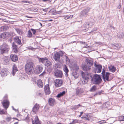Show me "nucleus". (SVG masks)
I'll list each match as a JSON object with an SVG mask.
<instances>
[{
    "label": "nucleus",
    "mask_w": 124,
    "mask_h": 124,
    "mask_svg": "<svg viewBox=\"0 0 124 124\" xmlns=\"http://www.w3.org/2000/svg\"><path fill=\"white\" fill-rule=\"evenodd\" d=\"M39 62H41L45 65L48 68V71L52 70V64L46 58H40L39 59Z\"/></svg>",
    "instance_id": "obj_1"
},
{
    "label": "nucleus",
    "mask_w": 124,
    "mask_h": 124,
    "mask_svg": "<svg viewBox=\"0 0 124 124\" xmlns=\"http://www.w3.org/2000/svg\"><path fill=\"white\" fill-rule=\"evenodd\" d=\"M10 49L9 46L6 43H4L0 46V53L3 55L5 54H8Z\"/></svg>",
    "instance_id": "obj_2"
},
{
    "label": "nucleus",
    "mask_w": 124,
    "mask_h": 124,
    "mask_svg": "<svg viewBox=\"0 0 124 124\" xmlns=\"http://www.w3.org/2000/svg\"><path fill=\"white\" fill-rule=\"evenodd\" d=\"M35 65L33 63L31 62H28L25 65V69L26 72L28 74H30L34 70Z\"/></svg>",
    "instance_id": "obj_3"
},
{
    "label": "nucleus",
    "mask_w": 124,
    "mask_h": 124,
    "mask_svg": "<svg viewBox=\"0 0 124 124\" xmlns=\"http://www.w3.org/2000/svg\"><path fill=\"white\" fill-rule=\"evenodd\" d=\"M93 64V62L91 60L88 59H86L85 65L83 67V69L84 70L87 71L90 70V68Z\"/></svg>",
    "instance_id": "obj_4"
},
{
    "label": "nucleus",
    "mask_w": 124,
    "mask_h": 124,
    "mask_svg": "<svg viewBox=\"0 0 124 124\" xmlns=\"http://www.w3.org/2000/svg\"><path fill=\"white\" fill-rule=\"evenodd\" d=\"M92 80L94 84L99 85L102 81L101 77L99 75L95 74L93 77L92 78Z\"/></svg>",
    "instance_id": "obj_5"
},
{
    "label": "nucleus",
    "mask_w": 124,
    "mask_h": 124,
    "mask_svg": "<svg viewBox=\"0 0 124 124\" xmlns=\"http://www.w3.org/2000/svg\"><path fill=\"white\" fill-rule=\"evenodd\" d=\"M90 9L91 8L89 7L83 9L80 13V17L81 18L86 17L88 15V13Z\"/></svg>",
    "instance_id": "obj_6"
},
{
    "label": "nucleus",
    "mask_w": 124,
    "mask_h": 124,
    "mask_svg": "<svg viewBox=\"0 0 124 124\" xmlns=\"http://www.w3.org/2000/svg\"><path fill=\"white\" fill-rule=\"evenodd\" d=\"M82 78L84 79L83 82H84V83L85 84L87 83L88 80L90 79L91 78H92L91 74L87 72L85 74L83 72H82Z\"/></svg>",
    "instance_id": "obj_7"
},
{
    "label": "nucleus",
    "mask_w": 124,
    "mask_h": 124,
    "mask_svg": "<svg viewBox=\"0 0 124 124\" xmlns=\"http://www.w3.org/2000/svg\"><path fill=\"white\" fill-rule=\"evenodd\" d=\"M63 53L61 51L57 52L55 53L53 57L55 61L56 62H60V57L63 56Z\"/></svg>",
    "instance_id": "obj_8"
},
{
    "label": "nucleus",
    "mask_w": 124,
    "mask_h": 124,
    "mask_svg": "<svg viewBox=\"0 0 124 124\" xmlns=\"http://www.w3.org/2000/svg\"><path fill=\"white\" fill-rule=\"evenodd\" d=\"M63 82L62 79H57L54 81V83L55 86L57 87H59L62 85Z\"/></svg>",
    "instance_id": "obj_9"
},
{
    "label": "nucleus",
    "mask_w": 124,
    "mask_h": 124,
    "mask_svg": "<svg viewBox=\"0 0 124 124\" xmlns=\"http://www.w3.org/2000/svg\"><path fill=\"white\" fill-rule=\"evenodd\" d=\"M43 67L41 65H37L35 69L34 70V73L37 74L40 73L42 70Z\"/></svg>",
    "instance_id": "obj_10"
},
{
    "label": "nucleus",
    "mask_w": 124,
    "mask_h": 124,
    "mask_svg": "<svg viewBox=\"0 0 124 124\" xmlns=\"http://www.w3.org/2000/svg\"><path fill=\"white\" fill-rule=\"evenodd\" d=\"M54 75L57 78H62V77L63 74L62 71H61L56 70L54 72Z\"/></svg>",
    "instance_id": "obj_11"
},
{
    "label": "nucleus",
    "mask_w": 124,
    "mask_h": 124,
    "mask_svg": "<svg viewBox=\"0 0 124 124\" xmlns=\"http://www.w3.org/2000/svg\"><path fill=\"white\" fill-rule=\"evenodd\" d=\"M9 73V72L8 69L6 68L3 69L0 72L1 75L3 77L6 76Z\"/></svg>",
    "instance_id": "obj_12"
},
{
    "label": "nucleus",
    "mask_w": 124,
    "mask_h": 124,
    "mask_svg": "<svg viewBox=\"0 0 124 124\" xmlns=\"http://www.w3.org/2000/svg\"><path fill=\"white\" fill-rule=\"evenodd\" d=\"M44 90L46 94L49 95L50 93L51 92L49 85L48 84L45 86Z\"/></svg>",
    "instance_id": "obj_13"
},
{
    "label": "nucleus",
    "mask_w": 124,
    "mask_h": 124,
    "mask_svg": "<svg viewBox=\"0 0 124 124\" xmlns=\"http://www.w3.org/2000/svg\"><path fill=\"white\" fill-rule=\"evenodd\" d=\"M10 58L13 62H16L17 61L18 59L17 56L14 54H11L10 55Z\"/></svg>",
    "instance_id": "obj_14"
},
{
    "label": "nucleus",
    "mask_w": 124,
    "mask_h": 124,
    "mask_svg": "<svg viewBox=\"0 0 124 124\" xmlns=\"http://www.w3.org/2000/svg\"><path fill=\"white\" fill-rule=\"evenodd\" d=\"M2 104L4 108L7 109L9 105V102L8 100H4L2 102Z\"/></svg>",
    "instance_id": "obj_15"
},
{
    "label": "nucleus",
    "mask_w": 124,
    "mask_h": 124,
    "mask_svg": "<svg viewBox=\"0 0 124 124\" xmlns=\"http://www.w3.org/2000/svg\"><path fill=\"white\" fill-rule=\"evenodd\" d=\"M14 41L17 44L19 45H21L22 44L21 41L18 36H16L13 38Z\"/></svg>",
    "instance_id": "obj_16"
},
{
    "label": "nucleus",
    "mask_w": 124,
    "mask_h": 124,
    "mask_svg": "<svg viewBox=\"0 0 124 124\" xmlns=\"http://www.w3.org/2000/svg\"><path fill=\"white\" fill-rule=\"evenodd\" d=\"M110 74V73L109 72H106V73L105 74H104V75H103L102 76L103 79L104 81H105V79L107 81H109V77Z\"/></svg>",
    "instance_id": "obj_17"
},
{
    "label": "nucleus",
    "mask_w": 124,
    "mask_h": 124,
    "mask_svg": "<svg viewBox=\"0 0 124 124\" xmlns=\"http://www.w3.org/2000/svg\"><path fill=\"white\" fill-rule=\"evenodd\" d=\"M94 66L96 68V70L97 73H100L101 71L102 66L100 65H97L96 63L94 64Z\"/></svg>",
    "instance_id": "obj_18"
},
{
    "label": "nucleus",
    "mask_w": 124,
    "mask_h": 124,
    "mask_svg": "<svg viewBox=\"0 0 124 124\" xmlns=\"http://www.w3.org/2000/svg\"><path fill=\"white\" fill-rule=\"evenodd\" d=\"M10 36V34L9 32H6L2 33L1 36L2 38H6L7 37H9Z\"/></svg>",
    "instance_id": "obj_19"
},
{
    "label": "nucleus",
    "mask_w": 124,
    "mask_h": 124,
    "mask_svg": "<svg viewBox=\"0 0 124 124\" xmlns=\"http://www.w3.org/2000/svg\"><path fill=\"white\" fill-rule=\"evenodd\" d=\"M48 103L50 106H53L55 103V100L53 99L50 98L49 100Z\"/></svg>",
    "instance_id": "obj_20"
},
{
    "label": "nucleus",
    "mask_w": 124,
    "mask_h": 124,
    "mask_svg": "<svg viewBox=\"0 0 124 124\" xmlns=\"http://www.w3.org/2000/svg\"><path fill=\"white\" fill-rule=\"evenodd\" d=\"M12 47L14 52L15 53H16L18 51L17 46V45L15 44L14 43H13Z\"/></svg>",
    "instance_id": "obj_21"
},
{
    "label": "nucleus",
    "mask_w": 124,
    "mask_h": 124,
    "mask_svg": "<svg viewBox=\"0 0 124 124\" xmlns=\"http://www.w3.org/2000/svg\"><path fill=\"white\" fill-rule=\"evenodd\" d=\"M32 123L33 124H41L37 116L35 117L34 121L32 120Z\"/></svg>",
    "instance_id": "obj_22"
},
{
    "label": "nucleus",
    "mask_w": 124,
    "mask_h": 124,
    "mask_svg": "<svg viewBox=\"0 0 124 124\" xmlns=\"http://www.w3.org/2000/svg\"><path fill=\"white\" fill-rule=\"evenodd\" d=\"M3 62L5 64H8L10 63V60L7 57H5L3 58Z\"/></svg>",
    "instance_id": "obj_23"
},
{
    "label": "nucleus",
    "mask_w": 124,
    "mask_h": 124,
    "mask_svg": "<svg viewBox=\"0 0 124 124\" xmlns=\"http://www.w3.org/2000/svg\"><path fill=\"white\" fill-rule=\"evenodd\" d=\"M39 104H36L33 108L32 111L34 112H36L39 109Z\"/></svg>",
    "instance_id": "obj_24"
},
{
    "label": "nucleus",
    "mask_w": 124,
    "mask_h": 124,
    "mask_svg": "<svg viewBox=\"0 0 124 124\" xmlns=\"http://www.w3.org/2000/svg\"><path fill=\"white\" fill-rule=\"evenodd\" d=\"M112 47L118 50L121 47V45L120 44H113L112 45Z\"/></svg>",
    "instance_id": "obj_25"
},
{
    "label": "nucleus",
    "mask_w": 124,
    "mask_h": 124,
    "mask_svg": "<svg viewBox=\"0 0 124 124\" xmlns=\"http://www.w3.org/2000/svg\"><path fill=\"white\" fill-rule=\"evenodd\" d=\"M37 85L39 88H42L43 86V83L40 79L38 80Z\"/></svg>",
    "instance_id": "obj_26"
},
{
    "label": "nucleus",
    "mask_w": 124,
    "mask_h": 124,
    "mask_svg": "<svg viewBox=\"0 0 124 124\" xmlns=\"http://www.w3.org/2000/svg\"><path fill=\"white\" fill-rule=\"evenodd\" d=\"M110 71L113 72H115L116 70V68L114 66H111L108 67Z\"/></svg>",
    "instance_id": "obj_27"
},
{
    "label": "nucleus",
    "mask_w": 124,
    "mask_h": 124,
    "mask_svg": "<svg viewBox=\"0 0 124 124\" xmlns=\"http://www.w3.org/2000/svg\"><path fill=\"white\" fill-rule=\"evenodd\" d=\"M18 71L17 67L14 65L13 67L12 70V74L14 76L16 72Z\"/></svg>",
    "instance_id": "obj_28"
},
{
    "label": "nucleus",
    "mask_w": 124,
    "mask_h": 124,
    "mask_svg": "<svg viewBox=\"0 0 124 124\" xmlns=\"http://www.w3.org/2000/svg\"><path fill=\"white\" fill-rule=\"evenodd\" d=\"M63 70L65 73V76L66 77H68V73L69 72V70L66 65L64 67Z\"/></svg>",
    "instance_id": "obj_29"
},
{
    "label": "nucleus",
    "mask_w": 124,
    "mask_h": 124,
    "mask_svg": "<svg viewBox=\"0 0 124 124\" xmlns=\"http://www.w3.org/2000/svg\"><path fill=\"white\" fill-rule=\"evenodd\" d=\"M65 93V91H63L62 92H60V93L58 94L57 97L58 98H60L63 96Z\"/></svg>",
    "instance_id": "obj_30"
},
{
    "label": "nucleus",
    "mask_w": 124,
    "mask_h": 124,
    "mask_svg": "<svg viewBox=\"0 0 124 124\" xmlns=\"http://www.w3.org/2000/svg\"><path fill=\"white\" fill-rule=\"evenodd\" d=\"M16 31L18 34L20 35H21L23 33L22 30L20 29H15Z\"/></svg>",
    "instance_id": "obj_31"
},
{
    "label": "nucleus",
    "mask_w": 124,
    "mask_h": 124,
    "mask_svg": "<svg viewBox=\"0 0 124 124\" xmlns=\"http://www.w3.org/2000/svg\"><path fill=\"white\" fill-rule=\"evenodd\" d=\"M28 33L27 36L28 37L31 38L32 36V34L30 30H29L28 31Z\"/></svg>",
    "instance_id": "obj_32"
},
{
    "label": "nucleus",
    "mask_w": 124,
    "mask_h": 124,
    "mask_svg": "<svg viewBox=\"0 0 124 124\" xmlns=\"http://www.w3.org/2000/svg\"><path fill=\"white\" fill-rule=\"evenodd\" d=\"M72 67L73 68L74 70L75 69L76 70H77L79 69L78 66L77 65V64H74V65L72 66Z\"/></svg>",
    "instance_id": "obj_33"
},
{
    "label": "nucleus",
    "mask_w": 124,
    "mask_h": 124,
    "mask_svg": "<svg viewBox=\"0 0 124 124\" xmlns=\"http://www.w3.org/2000/svg\"><path fill=\"white\" fill-rule=\"evenodd\" d=\"M117 36L118 37L120 38H123L124 35L122 33H118L117 34Z\"/></svg>",
    "instance_id": "obj_34"
},
{
    "label": "nucleus",
    "mask_w": 124,
    "mask_h": 124,
    "mask_svg": "<svg viewBox=\"0 0 124 124\" xmlns=\"http://www.w3.org/2000/svg\"><path fill=\"white\" fill-rule=\"evenodd\" d=\"M89 22H88L85 23L84 24V26L86 28H88L89 27V26L88 25L89 24Z\"/></svg>",
    "instance_id": "obj_35"
},
{
    "label": "nucleus",
    "mask_w": 124,
    "mask_h": 124,
    "mask_svg": "<svg viewBox=\"0 0 124 124\" xmlns=\"http://www.w3.org/2000/svg\"><path fill=\"white\" fill-rule=\"evenodd\" d=\"M96 88L95 85L93 86L91 88L90 91L92 92L94 91L96 89Z\"/></svg>",
    "instance_id": "obj_36"
},
{
    "label": "nucleus",
    "mask_w": 124,
    "mask_h": 124,
    "mask_svg": "<svg viewBox=\"0 0 124 124\" xmlns=\"http://www.w3.org/2000/svg\"><path fill=\"white\" fill-rule=\"evenodd\" d=\"M81 106V105H80V104H79L78 105H75L73 107V108L74 109L76 110L78 109L80 106Z\"/></svg>",
    "instance_id": "obj_37"
},
{
    "label": "nucleus",
    "mask_w": 124,
    "mask_h": 124,
    "mask_svg": "<svg viewBox=\"0 0 124 124\" xmlns=\"http://www.w3.org/2000/svg\"><path fill=\"white\" fill-rule=\"evenodd\" d=\"M54 67L55 68H58L60 67V65L59 63H55L54 64Z\"/></svg>",
    "instance_id": "obj_38"
},
{
    "label": "nucleus",
    "mask_w": 124,
    "mask_h": 124,
    "mask_svg": "<svg viewBox=\"0 0 124 124\" xmlns=\"http://www.w3.org/2000/svg\"><path fill=\"white\" fill-rule=\"evenodd\" d=\"M78 120L77 119H75L70 124H74L78 122Z\"/></svg>",
    "instance_id": "obj_39"
},
{
    "label": "nucleus",
    "mask_w": 124,
    "mask_h": 124,
    "mask_svg": "<svg viewBox=\"0 0 124 124\" xmlns=\"http://www.w3.org/2000/svg\"><path fill=\"white\" fill-rule=\"evenodd\" d=\"M5 112L4 110L0 109V114L1 115L4 114H5Z\"/></svg>",
    "instance_id": "obj_40"
},
{
    "label": "nucleus",
    "mask_w": 124,
    "mask_h": 124,
    "mask_svg": "<svg viewBox=\"0 0 124 124\" xmlns=\"http://www.w3.org/2000/svg\"><path fill=\"white\" fill-rule=\"evenodd\" d=\"M80 92V90L79 89H78L76 90V94L78 95L79 94Z\"/></svg>",
    "instance_id": "obj_41"
},
{
    "label": "nucleus",
    "mask_w": 124,
    "mask_h": 124,
    "mask_svg": "<svg viewBox=\"0 0 124 124\" xmlns=\"http://www.w3.org/2000/svg\"><path fill=\"white\" fill-rule=\"evenodd\" d=\"M2 27L4 31L8 29V27L6 26H3Z\"/></svg>",
    "instance_id": "obj_42"
},
{
    "label": "nucleus",
    "mask_w": 124,
    "mask_h": 124,
    "mask_svg": "<svg viewBox=\"0 0 124 124\" xmlns=\"http://www.w3.org/2000/svg\"><path fill=\"white\" fill-rule=\"evenodd\" d=\"M31 30L32 31L33 34H35L36 32V30L33 29H31Z\"/></svg>",
    "instance_id": "obj_43"
},
{
    "label": "nucleus",
    "mask_w": 124,
    "mask_h": 124,
    "mask_svg": "<svg viewBox=\"0 0 124 124\" xmlns=\"http://www.w3.org/2000/svg\"><path fill=\"white\" fill-rule=\"evenodd\" d=\"M11 119V118L10 117H8L6 118V120L8 122H9L10 121Z\"/></svg>",
    "instance_id": "obj_44"
},
{
    "label": "nucleus",
    "mask_w": 124,
    "mask_h": 124,
    "mask_svg": "<svg viewBox=\"0 0 124 124\" xmlns=\"http://www.w3.org/2000/svg\"><path fill=\"white\" fill-rule=\"evenodd\" d=\"M119 119H120V121H124V116H120Z\"/></svg>",
    "instance_id": "obj_45"
},
{
    "label": "nucleus",
    "mask_w": 124,
    "mask_h": 124,
    "mask_svg": "<svg viewBox=\"0 0 124 124\" xmlns=\"http://www.w3.org/2000/svg\"><path fill=\"white\" fill-rule=\"evenodd\" d=\"M38 9L36 8H33L31 9V11H32L37 12L38 11Z\"/></svg>",
    "instance_id": "obj_46"
},
{
    "label": "nucleus",
    "mask_w": 124,
    "mask_h": 124,
    "mask_svg": "<svg viewBox=\"0 0 124 124\" xmlns=\"http://www.w3.org/2000/svg\"><path fill=\"white\" fill-rule=\"evenodd\" d=\"M98 122L100 124H102V123H105L106 122V121L105 120H102L99 122Z\"/></svg>",
    "instance_id": "obj_47"
},
{
    "label": "nucleus",
    "mask_w": 124,
    "mask_h": 124,
    "mask_svg": "<svg viewBox=\"0 0 124 124\" xmlns=\"http://www.w3.org/2000/svg\"><path fill=\"white\" fill-rule=\"evenodd\" d=\"M89 22V27H91V26H92L93 25V24L92 23L90 22Z\"/></svg>",
    "instance_id": "obj_48"
},
{
    "label": "nucleus",
    "mask_w": 124,
    "mask_h": 124,
    "mask_svg": "<svg viewBox=\"0 0 124 124\" xmlns=\"http://www.w3.org/2000/svg\"><path fill=\"white\" fill-rule=\"evenodd\" d=\"M105 71L104 70V69H103L102 71V73H101L102 76H103V75H104V74H105Z\"/></svg>",
    "instance_id": "obj_49"
},
{
    "label": "nucleus",
    "mask_w": 124,
    "mask_h": 124,
    "mask_svg": "<svg viewBox=\"0 0 124 124\" xmlns=\"http://www.w3.org/2000/svg\"><path fill=\"white\" fill-rule=\"evenodd\" d=\"M84 120H85L89 121L90 120V119H89V118L88 117H85V118Z\"/></svg>",
    "instance_id": "obj_50"
},
{
    "label": "nucleus",
    "mask_w": 124,
    "mask_h": 124,
    "mask_svg": "<svg viewBox=\"0 0 124 124\" xmlns=\"http://www.w3.org/2000/svg\"><path fill=\"white\" fill-rule=\"evenodd\" d=\"M47 9L48 8H45V9H42V10L45 12H47Z\"/></svg>",
    "instance_id": "obj_51"
},
{
    "label": "nucleus",
    "mask_w": 124,
    "mask_h": 124,
    "mask_svg": "<svg viewBox=\"0 0 124 124\" xmlns=\"http://www.w3.org/2000/svg\"><path fill=\"white\" fill-rule=\"evenodd\" d=\"M70 18V17L68 16H66L64 18V19L65 20H67L69 19Z\"/></svg>",
    "instance_id": "obj_52"
},
{
    "label": "nucleus",
    "mask_w": 124,
    "mask_h": 124,
    "mask_svg": "<svg viewBox=\"0 0 124 124\" xmlns=\"http://www.w3.org/2000/svg\"><path fill=\"white\" fill-rule=\"evenodd\" d=\"M46 73V72L44 71L43 72V73H42L40 75L41 76H43Z\"/></svg>",
    "instance_id": "obj_53"
},
{
    "label": "nucleus",
    "mask_w": 124,
    "mask_h": 124,
    "mask_svg": "<svg viewBox=\"0 0 124 124\" xmlns=\"http://www.w3.org/2000/svg\"><path fill=\"white\" fill-rule=\"evenodd\" d=\"M3 26L0 27V31H4V30L3 29Z\"/></svg>",
    "instance_id": "obj_54"
},
{
    "label": "nucleus",
    "mask_w": 124,
    "mask_h": 124,
    "mask_svg": "<svg viewBox=\"0 0 124 124\" xmlns=\"http://www.w3.org/2000/svg\"><path fill=\"white\" fill-rule=\"evenodd\" d=\"M47 124H53L51 122L48 121Z\"/></svg>",
    "instance_id": "obj_55"
},
{
    "label": "nucleus",
    "mask_w": 124,
    "mask_h": 124,
    "mask_svg": "<svg viewBox=\"0 0 124 124\" xmlns=\"http://www.w3.org/2000/svg\"><path fill=\"white\" fill-rule=\"evenodd\" d=\"M43 1L44 2L49 1L51 2V0H43Z\"/></svg>",
    "instance_id": "obj_56"
},
{
    "label": "nucleus",
    "mask_w": 124,
    "mask_h": 124,
    "mask_svg": "<svg viewBox=\"0 0 124 124\" xmlns=\"http://www.w3.org/2000/svg\"><path fill=\"white\" fill-rule=\"evenodd\" d=\"M83 113V112L82 111L80 113V114L79 115V117H80Z\"/></svg>",
    "instance_id": "obj_57"
},
{
    "label": "nucleus",
    "mask_w": 124,
    "mask_h": 124,
    "mask_svg": "<svg viewBox=\"0 0 124 124\" xmlns=\"http://www.w3.org/2000/svg\"><path fill=\"white\" fill-rule=\"evenodd\" d=\"M80 42V43L81 44H86V42H82V41H81Z\"/></svg>",
    "instance_id": "obj_58"
},
{
    "label": "nucleus",
    "mask_w": 124,
    "mask_h": 124,
    "mask_svg": "<svg viewBox=\"0 0 124 124\" xmlns=\"http://www.w3.org/2000/svg\"><path fill=\"white\" fill-rule=\"evenodd\" d=\"M12 108H13V109L15 111H16V109H15L14 107L13 106H12Z\"/></svg>",
    "instance_id": "obj_59"
},
{
    "label": "nucleus",
    "mask_w": 124,
    "mask_h": 124,
    "mask_svg": "<svg viewBox=\"0 0 124 124\" xmlns=\"http://www.w3.org/2000/svg\"><path fill=\"white\" fill-rule=\"evenodd\" d=\"M102 91H100L98 92V93L99 94V95H100L102 93Z\"/></svg>",
    "instance_id": "obj_60"
},
{
    "label": "nucleus",
    "mask_w": 124,
    "mask_h": 124,
    "mask_svg": "<svg viewBox=\"0 0 124 124\" xmlns=\"http://www.w3.org/2000/svg\"><path fill=\"white\" fill-rule=\"evenodd\" d=\"M86 117H88L89 118L90 117V116L88 114H86Z\"/></svg>",
    "instance_id": "obj_61"
},
{
    "label": "nucleus",
    "mask_w": 124,
    "mask_h": 124,
    "mask_svg": "<svg viewBox=\"0 0 124 124\" xmlns=\"http://www.w3.org/2000/svg\"><path fill=\"white\" fill-rule=\"evenodd\" d=\"M120 7H121V6H120V5H119V6L117 7V8L119 9Z\"/></svg>",
    "instance_id": "obj_62"
},
{
    "label": "nucleus",
    "mask_w": 124,
    "mask_h": 124,
    "mask_svg": "<svg viewBox=\"0 0 124 124\" xmlns=\"http://www.w3.org/2000/svg\"><path fill=\"white\" fill-rule=\"evenodd\" d=\"M81 118L82 119H83L84 120V119H85V117L82 116V117H81Z\"/></svg>",
    "instance_id": "obj_63"
},
{
    "label": "nucleus",
    "mask_w": 124,
    "mask_h": 124,
    "mask_svg": "<svg viewBox=\"0 0 124 124\" xmlns=\"http://www.w3.org/2000/svg\"><path fill=\"white\" fill-rule=\"evenodd\" d=\"M75 42V41H74L73 42H71L70 43H74Z\"/></svg>",
    "instance_id": "obj_64"
}]
</instances>
